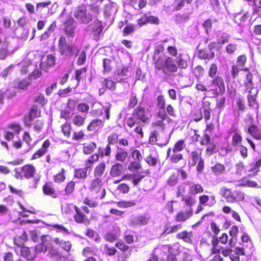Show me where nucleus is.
<instances>
[{"mask_svg":"<svg viewBox=\"0 0 261 261\" xmlns=\"http://www.w3.org/2000/svg\"><path fill=\"white\" fill-rule=\"evenodd\" d=\"M218 68L216 64H212L208 70V76L213 79L207 82L206 86L208 88L214 85L216 88L213 90V97L216 98L219 95H223L225 93V87L223 78L220 76H217Z\"/></svg>","mask_w":261,"mask_h":261,"instance_id":"nucleus-1","label":"nucleus"},{"mask_svg":"<svg viewBox=\"0 0 261 261\" xmlns=\"http://www.w3.org/2000/svg\"><path fill=\"white\" fill-rule=\"evenodd\" d=\"M155 68L162 72L166 76L177 71L176 61L173 58L162 55L159 57L155 62Z\"/></svg>","mask_w":261,"mask_h":261,"instance_id":"nucleus-2","label":"nucleus"},{"mask_svg":"<svg viewBox=\"0 0 261 261\" xmlns=\"http://www.w3.org/2000/svg\"><path fill=\"white\" fill-rule=\"evenodd\" d=\"M150 116L148 109L138 107L134 110L132 116L127 118V124L132 127L135 124L140 125L141 123H148Z\"/></svg>","mask_w":261,"mask_h":261,"instance_id":"nucleus-3","label":"nucleus"},{"mask_svg":"<svg viewBox=\"0 0 261 261\" xmlns=\"http://www.w3.org/2000/svg\"><path fill=\"white\" fill-rule=\"evenodd\" d=\"M41 239L47 251L46 256L53 260L58 261L60 258V256L54 244V243L59 244V239H53L49 235L42 236Z\"/></svg>","mask_w":261,"mask_h":261,"instance_id":"nucleus-4","label":"nucleus"},{"mask_svg":"<svg viewBox=\"0 0 261 261\" xmlns=\"http://www.w3.org/2000/svg\"><path fill=\"white\" fill-rule=\"evenodd\" d=\"M58 45L60 54L69 58L72 56L76 57L80 51V48L75 44L67 43L66 39L64 36L59 38Z\"/></svg>","mask_w":261,"mask_h":261,"instance_id":"nucleus-5","label":"nucleus"},{"mask_svg":"<svg viewBox=\"0 0 261 261\" xmlns=\"http://www.w3.org/2000/svg\"><path fill=\"white\" fill-rule=\"evenodd\" d=\"M74 16L81 22L85 24L89 23L92 20V15L88 13L84 7L79 8L74 12Z\"/></svg>","mask_w":261,"mask_h":261,"instance_id":"nucleus-6","label":"nucleus"},{"mask_svg":"<svg viewBox=\"0 0 261 261\" xmlns=\"http://www.w3.org/2000/svg\"><path fill=\"white\" fill-rule=\"evenodd\" d=\"M64 31L67 36L73 38L75 35V25L74 19L69 17L64 23Z\"/></svg>","mask_w":261,"mask_h":261,"instance_id":"nucleus-7","label":"nucleus"},{"mask_svg":"<svg viewBox=\"0 0 261 261\" xmlns=\"http://www.w3.org/2000/svg\"><path fill=\"white\" fill-rule=\"evenodd\" d=\"M90 28L93 35V39L96 41L98 40L103 29L101 21L97 19L90 25Z\"/></svg>","mask_w":261,"mask_h":261,"instance_id":"nucleus-8","label":"nucleus"},{"mask_svg":"<svg viewBox=\"0 0 261 261\" xmlns=\"http://www.w3.org/2000/svg\"><path fill=\"white\" fill-rule=\"evenodd\" d=\"M148 23L158 24L159 23V19L157 17L152 16L150 14H144L138 20V24L140 25Z\"/></svg>","mask_w":261,"mask_h":261,"instance_id":"nucleus-9","label":"nucleus"},{"mask_svg":"<svg viewBox=\"0 0 261 261\" xmlns=\"http://www.w3.org/2000/svg\"><path fill=\"white\" fill-rule=\"evenodd\" d=\"M117 11V5L115 3L109 2L105 5L104 15L106 18H109L114 15Z\"/></svg>","mask_w":261,"mask_h":261,"instance_id":"nucleus-10","label":"nucleus"},{"mask_svg":"<svg viewBox=\"0 0 261 261\" xmlns=\"http://www.w3.org/2000/svg\"><path fill=\"white\" fill-rule=\"evenodd\" d=\"M149 218L143 215L134 216L130 219V224L134 226L144 225L148 223Z\"/></svg>","mask_w":261,"mask_h":261,"instance_id":"nucleus-11","label":"nucleus"},{"mask_svg":"<svg viewBox=\"0 0 261 261\" xmlns=\"http://www.w3.org/2000/svg\"><path fill=\"white\" fill-rule=\"evenodd\" d=\"M42 190L45 195L49 196L53 198H55L57 197L54 185L51 182H46L43 186Z\"/></svg>","mask_w":261,"mask_h":261,"instance_id":"nucleus-12","label":"nucleus"},{"mask_svg":"<svg viewBox=\"0 0 261 261\" xmlns=\"http://www.w3.org/2000/svg\"><path fill=\"white\" fill-rule=\"evenodd\" d=\"M28 234L25 231H23L20 235L15 236L13 239V242L15 245L20 249L24 247V243L28 240Z\"/></svg>","mask_w":261,"mask_h":261,"instance_id":"nucleus-13","label":"nucleus"},{"mask_svg":"<svg viewBox=\"0 0 261 261\" xmlns=\"http://www.w3.org/2000/svg\"><path fill=\"white\" fill-rule=\"evenodd\" d=\"M74 209L76 212L74 217L75 221L79 223L89 224V220L86 218L85 215L81 212V210L76 206H74Z\"/></svg>","mask_w":261,"mask_h":261,"instance_id":"nucleus-14","label":"nucleus"},{"mask_svg":"<svg viewBox=\"0 0 261 261\" xmlns=\"http://www.w3.org/2000/svg\"><path fill=\"white\" fill-rule=\"evenodd\" d=\"M21 172L24 177L27 178H30L34 176L35 173V169L33 165H26L21 168Z\"/></svg>","mask_w":261,"mask_h":261,"instance_id":"nucleus-15","label":"nucleus"},{"mask_svg":"<svg viewBox=\"0 0 261 261\" xmlns=\"http://www.w3.org/2000/svg\"><path fill=\"white\" fill-rule=\"evenodd\" d=\"M244 198V195L243 192L234 190L231 192L230 196L228 199V202L233 203L237 201L243 200Z\"/></svg>","mask_w":261,"mask_h":261,"instance_id":"nucleus-16","label":"nucleus"},{"mask_svg":"<svg viewBox=\"0 0 261 261\" xmlns=\"http://www.w3.org/2000/svg\"><path fill=\"white\" fill-rule=\"evenodd\" d=\"M21 255L28 261H33L36 257V254L32 253L29 247L24 246L20 249Z\"/></svg>","mask_w":261,"mask_h":261,"instance_id":"nucleus-17","label":"nucleus"},{"mask_svg":"<svg viewBox=\"0 0 261 261\" xmlns=\"http://www.w3.org/2000/svg\"><path fill=\"white\" fill-rule=\"evenodd\" d=\"M188 35L191 38H195L199 34L197 23H193L188 29Z\"/></svg>","mask_w":261,"mask_h":261,"instance_id":"nucleus-18","label":"nucleus"},{"mask_svg":"<svg viewBox=\"0 0 261 261\" xmlns=\"http://www.w3.org/2000/svg\"><path fill=\"white\" fill-rule=\"evenodd\" d=\"M123 170V165L119 163H117L112 167L110 172L111 175L113 177H117L120 176L122 174Z\"/></svg>","mask_w":261,"mask_h":261,"instance_id":"nucleus-19","label":"nucleus"},{"mask_svg":"<svg viewBox=\"0 0 261 261\" xmlns=\"http://www.w3.org/2000/svg\"><path fill=\"white\" fill-rule=\"evenodd\" d=\"M212 171L216 175H220L225 173V167L219 163L211 167Z\"/></svg>","mask_w":261,"mask_h":261,"instance_id":"nucleus-20","label":"nucleus"},{"mask_svg":"<svg viewBox=\"0 0 261 261\" xmlns=\"http://www.w3.org/2000/svg\"><path fill=\"white\" fill-rule=\"evenodd\" d=\"M91 170L90 166H87L83 168L78 169L74 171V176L80 178H85L87 177V172Z\"/></svg>","mask_w":261,"mask_h":261,"instance_id":"nucleus-21","label":"nucleus"},{"mask_svg":"<svg viewBox=\"0 0 261 261\" xmlns=\"http://www.w3.org/2000/svg\"><path fill=\"white\" fill-rule=\"evenodd\" d=\"M203 191V189L200 184H195L191 187H189L188 192L189 194L192 195H195L198 193H202Z\"/></svg>","mask_w":261,"mask_h":261,"instance_id":"nucleus-22","label":"nucleus"},{"mask_svg":"<svg viewBox=\"0 0 261 261\" xmlns=\"http://www.w3.org/2000/svg\"><path fill=\"white\" fill-rule=\"evenodd\" d=\"M192 214L193 212L191 208L186 212H179L176 216V220L179 222L185 221L190 217Z\"/></svg>","mask_w":261,"mask_h":261,"instance_id":"nucleus-23","label":"nucleus"},{"mask_svg":"<svg viewBox=\"0 0 261 261\" xmlns=\"http://www.w3.org/2000/svg\"><path fill=\"white\" fill-rule=\"evenodd\" d=\"M248 133L255 139H261V134L259 132L258 128L255 125H252L248 127Z\"/></svg>","mask_w":261,"mask_h":261,"instance_id":"nucleus-24","label":"nucleus"},{"mask_svg":"<svg viewBox=\"0 0 261 261\" xmlns=\"http://www.w3.org/2000/svg\"><path fill=\"white\" fill-rule=\"evenodd\" d=\"M103 121L101 119H95L93 120L87 127V130L89 132L94 130L97 127L102 126Z\"/></svg>","mask_w":261,"mask_h":261,"instance_id":"nucleus-25","label":"nucleus"},{"mask_svg":"<svg viewBox=\"0 0 261 261\" xmlns=\"http://www.w3.org/2000/svg\"><path fill=\"white\" fill-rule=\"evenodd\" d=\"M215 56V52L208 53L205 50H200L198 53V57L201 59H213Z\"/></svg>","mask_w":261,"mask_h":261,"instance_id":"nucleus-26","label":"nucleus"},{"mask_svg":"<svg viewBox=\"0 0 261 261\" xmlns=\"http://www.w3.org/2000/svg\"><path fill=\"white\" fill-rule=\"evenodd\" d=\"M106 168V164L101 163L98 164L95 168L94 170V176L101 177L103 174Z\"/></svg>","mask_w":261,"mask_h":261,"instance_id":"nucleus-27","label":"nucleus"},{"mask_svg":"<svg viewBox=\"0 0 261 261\" xmlns=\"http://www.w3.org/2000/svg\"><path fill=\"white\" fill-rule=\"evenodd\" d=\"M207 147L206 149V153L209 156H211L218 151V149L214 142H211L207 144Z\"/></svg>","mask_w":261,"mask_h":261,"instance_id":"nucleus-28","label":"nucleus"},{"mask_svg":"<svg viewBox=\"0 0 261 261\" xmlns=\"http://www.w3.org/2000/svg\"><path fill=\"white\" fill-rule=\"evenodd\" d=\"M85 119V114L83 115H76L73 118V122L75 125L80 126L84 124Z\"/></svg>","mask_w":261,"mask_h":261,"instance_id":"nucleus-29","label":"nucleus"},{"mask_svg":"<svg viewBox=\"0 0 261 261\" xmlns=\"http://www.w3.org/2000/svg\"><path fill=\"white\" fill-rule=\"evenodd\" d=\"M176 61L177 68L179 67L180 69H186L188 67V62L186 59L182 58L181 55H179Z\"/></svg>","mask_w":261,"mask_h":261,"instance_id":"nucleus-30","label":"nucleus"},{"mask_svg":"<svg viewBox=\"0 0 261 261\" xmlns=\"http://www.w3.org/2000/svg\"><path fill=\"white\" fill-rule=\"evenodd\" d=\"M118 234L116 231H109L107 232L104 237L105 239L110 242H113L117 239Z\"/></svg>","mask_w":261,"mask_h":261,"instance_id":"nucleus-31","label":"nucleus"},{"mask_svg":"<svg viewBox=\"0 0 261 261\" xmlns=\"http://www.w3.org/2000/svg\"><path fill=\"white\" fill-rule=\"evenodd\" d=\"M103 86L111 90L116 89V84L112 80L105 79L102 82Z\"/></svg>","mask_w":261,"mask_h":261,"instance_id":"nucleus-32","label":"nucleus"},{"mask_svg":"<svg viewBox=\"0 0 261 261\" xmlns=\"http://www.w3.org/2000/svg\"><path fill=\"white\" fill-rule=\"evenodd\" d=\"M137 25H135L133 24H128L125 27L123 30V35L124 36H127L133 33Z\"/></svg>","mask_w":261,"mask_h":261,"instance_id":"nucleus-33","label":"nucleus"},{"mask_svg":"<svg viewBox=\"0 0 261 261\" xmlns=\"http://www.w3.org/2000/svg\"><path fill=\"white\" fill-rule=\"evenodd\" d=\"M35 253L36 255L37 254H39L40 253H47V251L46 250L45 246H44L43 243H42V240L41 239V243L38 244L36 245L35 247Z\"/></svg>","mask_w":261,"mask_h":261,"instance_id":"nucleus-34","label":"nucleus"},{"mask_svg":"<svg viewBox=\"0 0 261 261\" xmlns=\"http://www.w3.org/2000/svg\"><path fill=\"white\" fill-rule=\"evenodd\" d=\"M128 153L125 151H120L116 154L115 158L117 161L124 162L127 157Z\"/></svg>","mask_w":261,"mask_h":261,"instance_id":"nucleus-35","label":"nucleus"},{"mask_svg":"<svg viewBox=\"0 0 261 261\" xmlns=\"http://www.w3.org/2000/svg\"><path fill=\"white\" fill-rule=\"evenodd\" d=\"M185 146L184 141L180 140L178 141L174 145V146L172 149L173 153L181 151L183 150L184 147Z\"/></svg>","mask_w":261,"mask_h":261,"instance_id":"nucleus-36","label":"nucleus"},{"mask_svg":"<svg viewBox=\"0 0 261 261\" xmlns=\"http://www.w3.org/2000/svg\"><path fill=\"white\" fill-rule=\"evenodd\" d=\"M96 147V144L93 142L90 143L87 146L83 147V152L86 154H91Z\"/></svg>","mask_w":261,"mask_h":261,"instance_id":"nucleus-37","label":"nucleus"},{"mask_svg":"<svg viewBox=\"0 0 261 261\" xmlns=\"http://www.w3.org/2000/svg\"><path fill=\"white\" fill-rule=\"evenodd\" d=\"M141 168V165L139 161L131 162L128 169L131 172H136Z\"/></svg>","mask_w":261,"mask_h":261,"instance_id":"nucleus-38","label":"nucleus"},{"mask_svg":"<svg viewBox=\"0 0 261 261\" xmlns=\"http://www.w3.org/2000/svg\"><path fill=\"white\" fill-rule=\"evenodd\" d=\"M178 174L175 173L172 174L167 180V184L168 185L172 187L176 185L178 182Z\"/></svg>","mask_w":261,"mask_h":261,"instance_id":"nucleus-39","label":"nucleus"},{"mask_svg":"<svg viewBox=\"0 0 261 261\" xmlns=\"http://www.w3.org/2000/svg\"><path fill=\"white\" fill-rule=\"evenodd\" d=\"M202 27L205 29V32L206 34H208L211 32L212 28V21L210 19H207L205 20L202 23Z\"/></svg>","mask_w":261,"mask_h":261,"instance_id":"nucleus-40","label":"nucleus"},{"mask_svg":"<svg viewBox=\"0 0 261 261\" xmlns=\"http://www.w3.org/2000/svg\"><path fill=\"white\" fill-rule=\"evenodd\" d=\"M213 10L216 13H219L220 11V4L219 0H208Z\"/></svg>","mask_w":261,"mask_h":261,"instance_id":"nucleus-41","label":"nucleus"},{"mask_svg":"<svg viewBox=\"0 0 261 261\" xmlns=\"http://www.w3.org/2000/svg\"><path fill=\"white\" fill-rule=\"evenodd\" d=\"M30 82L28 80H24L18 83L17 88L19 90H26L28 89Z\"/></svg>","mask_w":261,"mask_h":261,"instance_id":"nucleus-42","label":"nucleus"},{"mask_svg":"<svg viewBox=\"0 0 261 261\" xmlns=\"http://www.w3.org/2000/svg\"><path fill=\"white\" fill-rule=\"evenodd\" d=\"M242 140V138L241 137V133L237 134H233L232 136V145L233 147H236L239 144L241 143Z\"/></svg>","mask_w":261,"mask_h":261,"instance_id":"nucleus-43","label":"nucleus"},{"mask_svg":"<svg viewBox=\"0 0 261 261\" xmlns=\"http://www.w3.org/2000/svg\"><path fill=\"white\" fill-rule=\"evenodd\" d=\"M135 202L133 201H121L118 202V206L119 207L127 208L134 206Z\"/></svg>","mask_w":261,"mask_h":261,"instance_id":"nucleus-44","label":"nucleus"},{"mask_svg":"<svg viewBox=\"0 0 261 261\" xmlns=\"http://www.w3.org/2000/svg\"><path fill=\"white\" fill-rule=\"evenodd\" d=\"M111 63V61L109 59H103V71L105 72H109L111 69L112 67L110 65Z\"/></svg>","mask_w":261,"mask_h":261,"instance_id":"nucleus-45","label":"nucleus"},{"mask_svg":"<svg viewBox=\"0 0 261 261\" xmlns=\"http://www.w3.org/2000/svg\"><path fill=\"white\" fill-rule=\"evenodd\" d=\"M156 101L159 107L162 110H164L165 108V99L164 96L162 95H158Z\"/></svg>","mask_w":261,"mask_h":261,"instance_id":"nucleus-46","label":"nucleus"},{"mask_svg":"<svg viewBox=\"0 0 261 261\" xmlns=\"http://www.w3.org/2000/svg\"><path fill=\"white\" fill-rule=\"evenodd\" d=\"M137 103L138 98L136 96V94L135 93H132L129 99L128 107L130 108H134L137 105Z\"/></svg>","mask_w":261,"mask_h":261,"instance_id":"nucleus-47","label":"nucleus"},{"mask_svg":"<svg viewBox=\"0 0 261 261\" xmlns=\"http://www.w3.org/2000/svg\"><path fill=\"white\" fill-rule=\"evenodd\" d=\"M65 251L67 252L69 251L71 247V244L69 241H63L59 240V243L58 244Z\"/></svg>","mask_w":261,"mask_h":261,"instance_id":"nucleus-48","label":"nucleus"},{"mask_svg":"<svg viewBox=\"0 0 261 261\" xmlns=\"http://www.w3.org/2000/svg\"><path fill=\"white\" fill-rule=\"evenodd\" d=\"M225 101L226 98L224 96L222 97L220 99H217L216 108L218 109L220 111H221L224 109Z\"/></svg>","mask_w":261,"mask_h":261,"instance_id":"nucleus-49","label":"nucleus"},{"mask_svg":"<svg viewBox=\"0 0 261 261\" xmlns=\"http://www.w3.org/2000/svg\"><path fill=\"white\" fill-rule=\"evenodd\" d=\"M86 59V55L85 50H82L79 55V57L77 60V64L79 65H83Z\"/></svg>","mask_w":261,"mask_h":261,"instance_id":"nucleus-50","label":"nucleus"},{"mask_svg":"<svg viewBox=\"0 0 261 261\" xmlns=\"http://www.w3.org/2000/svg\"><path fill=\"white\" fill-rule=\"evenodd\" d=\"M41 74L42 72L39 69H36L29 74V80H32L37 79L41 76Z\"/></svg>","mask_w":261,"mask_h":261,"instance_id":"nucleus-51","label":"nucleus"},{"mask_svg":"<svg viewBox=\"0 0 261 261\" xmlns=\"http://www.w3.org/2000/svg\"><path fill=\"white\" fill-rule=\"evenodd\" d=\"M193 0H176L177 6H176V10H180L185 5L186 2L188 4H190Z\"/></svg>","mask_w":261,"mask_h":261,"instance_id":"nucleus-52","label":"nucleus"},{"mask_svg":"<svg viewBox=\"0 0 261 261\" xmlns=\"http://www.w3.org/2000/svg\"><path fill=\"white\" fill-rule=\"evenodd\" d=\"M71 126L69 123H65L62 126V131L64 135L67 137L70 135Z\"/></svg>","mask_w":261,"mask_h":261,"instance_id":"nucleus-53","label":"nucleus"},{"mask_svg":"<svg viewBox=\"0 0 261 261\" xmlns=\"http://www.w3.org/2000/svg\"><path fill=\"white\" fill-rule=\"evenodd\" d=\"M253 13L257 14L259 11H261V0H253Z\"/></svg>","mask_w":261,"mask_h":261,"instance_id":"nucleus-54","label":"nucleus"},{"mask_svg":"<svg viewBox=\"0 0 261 261\" xmlns=\"http://www.w3.org/2000/svg\"><path fill=\"white\" fill-rule=\"evenodd\" d=\"M182 159V155L181 154H176V153H173L171 155L169 160L170 162L173 163H177Z\"/></svg>","mask_w":261,"mask_h":261,"instance_id":"nucleus-55","label":"nucleus"},{"mask_svg":"<svg viewBox=\"0 0 261 261\" xmlns=\"http://www.w3.org/2000/svg\"><path fill=\"white\" fill-rule=\"evenodd\" d=\"M229 41V36L227 34L223 33L222 36L217 40L218 44H224Z\"/></svg>","mask_w":261,"mask_h":261,"instance_id":"nucleus-56","label":"nucleus"},{"mask_svg":"<svg viewBox=\"0 0 261 261\" xmlns=\"http://www.w3.org/2000/svg\"><path fill=\"white\" fill-rule=\"evenodd\" d=\"M177 239H182L186 242H189L190 239L188 237V233L185 230L178 233L176 236Z\"/></svg>","mask_w":261,"mask_h":261,"instance_id":"nucleus-57","label":"nucleus"},{"mask_svg":"<svg viewBox=\"0 0 261 261\" xmlns=\"http://www.w3.org/2000/svg\"><path fill=\"white\" fill-rule=\"evenodd\" d=\"M75 187V182L73 181H70L68 182L65 188V191L66 192V193L67 194H71L74 189Z\"/></svg>","mask_w":261,"mask_h":261,"instance_id":"nucleus-58","label":"nucleus"},{"mask_svg":"<svg viewBox=\"0 0 261 261\" xmlns=\"http://www.w3.org/2000/svg\"><path fill=\"white\" fill-rule=\"evenodd\" d=\"M182 200L185 201L186 204L190 207L195 202L194 199L191 196H182Z\"/></svg>","mask_w":261,"mask_h":261,"instance_id":"nucleus-59","label":"nucleus"},{"mask_svg":"<svg viewBox=\"0 0 261 261\" xmlns=\"http://www.w3.org/2000/svg\"><path fill=\"white\" fill-rule=\"evenodd\" d=\"M36 117V115L32 116V114H29L25 116L24 118V122L26 126H31L32 122L34 120Z\"/></svg>","mask_w":261,"mask_h":261,"instance_id":"nucleus-60","label":"nucleus"},{"mask_svg":"<svg viewBox=\"0 0 261 261\" xmlns=\"http://www.w3.org/2000/svg\"><path fill=\"white\" fill-rule=\"evenodd\" d=\"M194 73L197 77L202 76L204 74V68L198 65L194 68Z\"/></svg>","mask_w":261,"mask_h":261,"instance_id":"nucleus-61","label":"nucleus"},{"mask_svg":"<svg viewBox=\"0 0 261 261\" xmlns=\"http://www.w3.org/2000/svg\"><path fill=\"white\" fill-rule=\"evenodd\" d=\"M118 136L116 134H112L108 137V144L110 145H114L117 143Z\"/></svg>","mask_w":261,"mask_h":261,"instance_id":"nucleus-62","label":"nucleus"},{"mask_svg":"<svg viewBox=\"0 0 261 261\" xmlns=\"http://www.w3.org/2000/svg\"><path fill=\"white\" fill-rule=\"evenodd\" d=\"M117 190L122 193H127L129 191V188L126 184H120L118 186Z\"/></svg>","mask_w":261,"mask_h":261,"instance_id":"nucleus-63","label":"nucleus"},{"mask_svg":"<svg viewBox=\"0 0 261 261\" xmlns=\"http://www.w3.org/2000/svg\"><path fill=\"white\" fill-rule=\"evenodd\" d=\"M246 57L245 55L239 56L237 61L238 66H240L241 67H244L246 62Z\"/></svg>","mask_w":261,"mask_h":261,"instance_id":"nucleus-64","label":"nucleus"}]
</instances>
